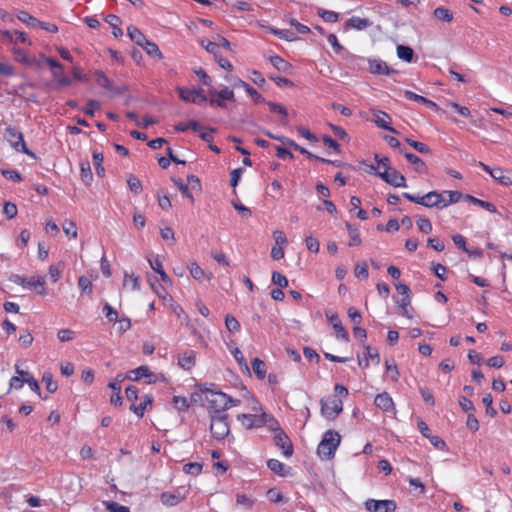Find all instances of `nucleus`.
Here are the masks:
<instances>
[{"mask_svg":"<svg viewBox=\"0 0 512 512\" xmlns=\"http://www.w3.org/2000/svg\"><path fill=\"white\" fill-rule=\"evenodd\" d=\"M252 369L258 379L263 380L266 376V364L259 358L252 360Z\"/></svg>","mask_w":512,"mask_h":512,"instance_id":"72a5a7b5","label":"nucleus"},{"mask_svg":"<svg viewBox=\"0 0 512 512\" xmlns=\"http://www.w3.org/2000/svg\"><path fill=\"white\" fill-rule=\"evenodd\" d=\"M235 360L237 361V363L239 364V366L241 367V369L243 371H246V372H249V366L246 362V359L244 358L242 352L239 350V348H235L234 350L231 351Z\"/></svg>","mask_w":512,"mask_h":512,"instance_id":"4d7b16f0","label":"nucleus"},{"mask_svg":"<svg viewBox=\"0 0 512 512\" xmlns=\"http://www.w3.org/2000/svg\"><path fill=\"white\" fill-rule=\"evenodd\" d=\"M103 505L109 512H130L128 507L114 501H104Z\"/></svg>","mask_w":512,"mask_h":512,"instance_id":"603ef678","label":"nucleus"},{"mask_svg":"<svg viewBox=\"0 0 512 512\" xmlns=\"http://www.w3.org/2000/svg\"><path fill=\"white\" fill-rule=\"evenodd\" d=\"M105 21L112 27V34L118 38L123 35L122 29L119 27L121 19L114 14H109L105 17Z\"/></svg>","mask_w":512,"mask_h":512,"instance_id":"cd10ccee","label":"nucleus"},{"mask_svg":"<svg viewBox=\"0 0 512 512\" xmlns=\"http://www.w3.org/2000/svg\"><path fill=\"white\" fill-rule=\"evenodd\" d=\"M16 16L21 22L25 23L29 27H37L38 25L39 20L30 15L27 11L19 10Z\"/></svg>","mask_w":512,"mask_h":512,"instance_id":"58836bf2","label":"nucleus"},{"mask_svg":"<svg viewBox=\"0 0 512 512\" xmlns=\"http://www.w3.org/2000/svg\"><path fill=\"white\" fill-rule=\"evenodd\" d=\"M127 34L130 39L139 46L143 45L144 41L147 40L145 35L137 27L132 25L127 28Z\"/></svg>","mask_w":512,"mask_h":512,"instance_id":"7c9ffc66","label":"nucleus"},{"mask_svg":"<svg viewBox=\"0 0 512 512\" xmlns=\"http://www.w3.org/2000/svg\"><path fill=\"white\" fill-rule=\"evenodd\" d=\"M199 390L203 393L209 394L206 400L209 403L208 412L212 414H226L224 411L227 409L226 394L220 391L209 389L206 384L199 385Z\"/></svg>","mask_w":512,"mask_h":512,"instance_id":"f03ea898","label":"nucleus"},{"mask_svg":"<svg viewBox=\"0 0 512 512\" xmlns=\"http://www.w3.org/2000/svg\"><path fill=\"white\" fill-rule=\"evenodd\" d=\"M93 160H94V166H95L96 174L99 177H104L105 169H104V167L102 165L103 160H104L103 153L94 151L93 152Z\"/></svg>","mask_w":512,"mask_h":512,"instance_id":"a19ab883","label":"nucleus"},{"mask_svg":"<svg viewBox=\"0 0 512 512\" xmlns=\"http://www.w3.org/2000/svg\"><path fill=\"white\" fill-rule=\"evenodd\" d=\"M80 171H81V180L83 181V183L85 185H90V183L93 179V174H92L91 167H90V164L88 161L82 162L80 164Z\"/></svg>","mask_w":512,"mask_h":512,"instance_id":"e433bc0d","label":"nucleus"},{"mask_svg":"<svg viewBox=\"0 0 512 512\" xmlns=\"http://www.w3.org/2000/svg\"><path fill=\"white\" fill-rule=\"evenodd\" d=\"M177 92L179 98L187 103H194L197 105H201L208 101L207 96H201L200 98L196 96V93L192 89L178 87Z\"/></svg>","mask_w":512,"mask_h":512,"instance_id":"2eb2a0df","label":"nucleus"},{"mask_svg":"<svg viewBox=\"0 0 512 512\" xmlns=\"http://www.w3.org/2000/svg\"><path fill=\"white\" fill-rule=\"evenodd\" d=\"M274 443L277 447H279L280 449H282L283 451V454L285 457H291L293 455V444L290 440V438L288 437V435L283 431V429H281L280 427H277L275 429V434H274Z\"/></svg>","mask_w":512,"mask_h":512,"instance_id":"0eeeda50","label":"nucleus"},{"mask_svg":"<svg viewBox=\"0 0 512 512\" xmlns=\"http://www.w3.org/2000/svg\"><path fill=\"white\" fill-rule=\"evenodd\" d=\"M238 420L246 429L258 428L267 424V414H242L238 416Z\"/></svg>","mask_w":512,"mask_h":512,"instance_id":"1a4fd4ad","label":"nucleus"},{"mask_svg":"<svg viewBox=\"0 0 512 512\" xmlns=\"http://www.w3.org/2000/svg\"><path fill=\"white\" fill-rule=\"evenodd\" d=\"M269 61L280 72L289 73L292 65L278 55L270 56Z\"/></svg>","mask_w":512,"mask_h":512,"instance_id":"5701e85b","label":"nucleus"},{"mask_svg":"<svg viewBox=\"0 0 512 512\" xmlns=\"http://www.w3.org/2000/svg\"><path fill=\"white\" fill-rule=\"evenodd\" d=\"M226 101H235V94L232 89L224 86L219 90L217 98L209 99V104L212 107L226 108Z\"/></svg>","mask_w":512,"mask_h":512,"instance_id":"f8f14e48","label":"nucleus"},{"mask_svg":"<svg viewBox=\"0 0 512 512\" xmlns=\"http://www.w3.org/2000/svg\"><path fill=\"white\" fill-rule=\"evenodd\" d=\"M405 141L412 148H414L417 152H419L421 154H429L431 152L430 148L426 144H424L422 142L415 141V140L410 139V138H406Z\"/></svg>","mask_w":512,"mask_h":512,"instance_id":"8fccbe9b","label":"nucleus"},{"mask_svg":"<svg viewBox=\"0 0 512 512\" xmlns=\"http://www.w3.org/2000/svg\"><path fill=\"white\" fill-rule=\"evenodd\" d=\"M42 382L46 385V389L50 393H54L58 389L57 382L53 380V375L51 372H44L42 376Z\"/></svg>","mask_w":512,"mask_h":512,"instance_id":"c03bdc74","label":"nucleus"},{"mask_svg":"<svg viewBox=\"0 0 512 512\" xmlns=\"http://www.w3.org/2000/svg\"><path fill=\"white\" fill-rule=\"evenodd\" d=\"M0 34L5 39H7L9 42L17 43V41H19V42H21L23 44H27L29 46L32 45V42L28 39L27 35L24 32H21L19 30L10 31V30H1L0 29Z\"/></svg>","mask_w":512,"mask_h":512,"instance_id":"f3484780","label":"nucleus"},{"mask_svg":"<svg viewBox=\"0 0 512 512\" xmlns=\"http://www.w3.org/2000/svg\"><path fill=\"white\" fill-rule=\"evenodd\" d=\"M149 264L151 266V268L157 273L160 275V278L161 280L164 282V283H168V284H171V279L169 278V276L166 274V272L164 271L163 269V266H162V262L161 260L157 257L153 260H149Z\"/></svg>","mask_w":512,"mask_h":512,"instance_id":"c85d7f7f","label":"nucleus"},{"mask_svg":"<svg viewBox=\"0 0 512 512\" xmlns=\"http://www.w3.org/2000/svg\"><path fill=\"white\" fill-rule=\"evenodd\" d=\"M187 185L190 190H195L197 192H201V182L200 179L196 175H189L187 177Z\"/></svg>","mask_w":512,"mask_h":512,"instance_id":"774afa93","label":"nucleus"},{"mask_svg":"<svg viewBox=\"0 0 512 512\" xmlns=\"http://www.w3.org/2000/svg\"><path fill=\"white\" fill-rule=\"evenodd\" d=\"M318 16H320L324 21L329 23H334L338 21V13L334 11L325 10L323 8H318L317 10Z\"/></svg>","mask_w":512,"mask_h":512,"instance_id":"de8ad7c7","label":"nucleus"},{"mask_svg":"<svg viewBox=\"0 0 512 512\" xmlns=\"http://www.w3.org/2000/svg\"><path fill=\"white\" fill-rule=\"evenodd\" d=\"M272 282L280 288L288 286V279L279 272L274 271L272 273Z\"/></svg>","mask_w":512,"mask_h":512,"instance_id":"69168bd1","label":"nucleus"},{"mask_svg":"<svg viewBox=\"0 0 512 512\" xmlns=\"http://www.w3.org/2000/svg\"><path fill=\"white\" fill-rule=\"evenodd\" d=\"M160 498L162 503L167 506H175L184 499L183 496L170 492H163Z\"/></svg>","mask_w":512,"mask_h":512,"instance_id":"2f4dec72","label":"nucleus"},{"mask_svg":"<svg viewBox=\"0 0 512 512\" xmlns=\"http://www.w3.org/2000/svg\"><path fill=\"white\" fill-rule=\"evenodd\" d=\"M403 197L408 201H411L415 204L422 205L427 208H436L438 210H442L446 208L444 194L438 191H430L422 196H415L410 193H403Z\"/></svg>","mask_w":512,"mask_h":512,"instance_id":"f257e3e1","label":"nucleus"},{"mask_svg":"<svg viewBox=\"0 0 512 512\" xmlns=\"http://www.w3.org/2000/svg\"><path fill=\"white\" fill-rule=\"evenodd\" d=\"M371 25V21L367 18H360L353 16L351 17L347 22L346 26L349 28L357 29V30H364L368 28Z\"/></svg>","mask_w":512,"mask_h":512,"instance_id":"b1692460","label":"nucleus"},{"mask_svg":"<svg viewBox=\"0 0 512 512\" xmlns=\"http://www.w3.org/2000/svg\"><path fill=\"white\" fill-rule=\"evenodd\" d=\"M62 228H63V231L64 233L67 235V236H70L72 238H76L77 237V228H76V225L73 221L71 220H65L62 224Z\"/></svg>","mask_w":512,"mask_h":512,"instance_id":"13d9d810","label":"nucleus"},{"mask_svg":"<svg viewBox=\"0 0 512 512\" xmlns=\"http://www.w3.org/2000/svg\"><path fill=\"white\" fill-rule=\"evenodd\" d=\"M491 177L502 185H512V171L502 168H493Z\"/></svg>","mask_w":512,"mask_h":512,"instance_id":"6ab92c4d","label":"nucleus"},{"mask_svg":"<svg viewBox=\"0 0 512 512\" xmlns=\"http://www.w3.org/2000/svg\"><path fill=\"white\" fill-rule=\"evenodd\" d=\"M202 464L201 463H198V462H191V463H187L183 466V471L186 473V474H191V475H198L201 473L202 471Z\"/></svg>","mask_w":512,"mask_h":512,"instance_id":"864d4df0","label":"nucleus"},{"mask_svg":"<svg viewBox=\"0 0 512 512\" xmlns=\"http://www.w3.org/2000/svg\"><path fill=\"white\" fill-rule=\"evenodd\" d=\"M404 96L406 99L408 100H411V101H415V102H418V103H421L423 105H426L427 107L429 108H432V109H437L438 106L435 102L421 96V95H418L412 91H409V90H406L404 91Z\"/></svg>","mask_w":512,"mask_h":512,"instance_id":"4be33fe9","label":"nucleus"},{"mask_svg":"<svg viewBox=\"0 0 512 512\" xmlns=\"http://www.w3.org/2000/svg\"><path fill=\"white\" fill-rule=\"evenodd\" d=\"M196 363V353L193 350H187L178 358V365L185 369L191 370Z\"/></svg>","mask_w":512,"mask_h":512,"instance_id":"aec40b11","label":"nucleus"},{"mask_svg":"<svg viewBox=\"0 0 512 512\" xmlns=\"http://www.w3.org/2000/svg\"><path fill=\"white\" fill-rule=\"evenodd\" d=\"M369 71L372 74L377 75H392L397 73V71L393 68H390L387 63L381 59H369Z\"/></svg>","mask_w":512,"mask_h":512,"instance_id":"ddd939ff","label":"nucleus"},{"mask_svg":"<svg viewBox=\"0 0 512 512\" xmlns=\"http://www.w3.org/2000/svg\"><path fill=\"white\" fill-rule=\"evenodd\" d=\"M188 269L195 280H202L205 277L204 270L195 262L189 264Z\"/></svg>","mask_w":512,"mask_h":512,"instance_id":"3c124183","label":"nucleus"},{"mask_svg":"<svg viewBox=\"0 0 512 512\" xmlns=\"http://www.w3.org/2000/svg\"><path fill=\"white\" fill-rule=\"evenodd\" d=\"M372 114L374 116L373 121L378 127L398 134V131L391 126V118L386 112L381 110H373Z\"/></svg>","mask_w":512,"mask_h":512,"instance_id":"4468645a","label":"nucleus"},{"mask_svg":"<svg viewBox=\"0 0 512 512\" xmlns=\"http://www.w3.org/2000/svg\"><path fill=\"white\" fill-rule=\"evenodd\" d=\"M95 81L96 83L102 87V88H105L107 90H112L113 89V84L112 82L110 81V79L105 75L104 72L102 71H96L95 72Z\"/></svg>","mask_w":512,"mask_h":512,"instance_id":"37998d69","label":"nucleus"},{"mask_svg":"<svg viewBox=\"0 0 512 512\" xmlns=\"http://www.w3.org/2000/svg\"><path fill=\"white\" fill-rule=\"evenodd\" d=\"M234 87H242L245 89L248 95L252 97L255 103H265V98L257 92L252 86H250L245 81L241 80L240 78H233V84Z\"/></svg>","mask_w":512,"mask_h":512,"instance_id":"dca6fc26","label":"nucleus"},{"mask_svg":"<svg viewBox=\"0 0 512 512\" xmlns=\"http://www.w3.org/2000/svg\"><path fill=\"white\" fill-rule=\"evenodd\" d=\"M441 194H444L446 207H448L450 204L459 202L463 198V194L460 191L444 190L441 192Z\"/></svg>","mask_w":512,"mask_h":512,"instance_id":"ea45409f","label":"nucleus"},{"mask_svg":"<svg viewBox=\"0 0 512 512\" xmlns=\"http://www.w3.org/2000/svg\"><path fill=\"white\" fill-rule=\"evenodd\" d=\"M346 228L350 236L349 246L360 245L362 241L358 229L349 222L346 223Z\"/></svg>","mask_w":512,"mask_h":512,"instance_id":"4c0bfd02","label":"nucleus"},{"mask_svg":"<svg viewBox=\"0 0 512 512\" xmlns=\"http://www.w3.org/2000/svg\"><path fill=\"white\" fill-rule=\"evenodd\" d=\"M210 432L216 440H223L230 432L227 414H212L210 416Z\"/></svg>","mask_w":512,"mask_h":512,"instance_id":"20e7f679","label":"nucleus"},{"mask_svg":"<svg viewBox=\"0 0 512 512\" xmlns=\"http://www.w3.org/2000/svg\"><path fill=\"white\" fill-rule=\"evenodd\" d=\"M267 466L273 473L279 476H286L288 474L285 464L277 459H269L267 461Z\"/></svg>","mask_w":512,"mask_h":512,"instance_id":"c756f323","label":"nucleus"},{"mask_svg":"<svg viewBox=\"0 0 512 512\" xmlns=\"http://www.w3.org/2000/svg\"><path fill=\"white\" fill-rule=\"evenodd\" d=\"M123 286L124 287L131 286L132 290H139L140 289V278L138 276H135L134 274L125 273Z\"/></svg>","mask_w":512,"mask_h":512,"instance_id":"49530a36","label":"nucleus"},{"mask_svg":"<svg viewBox=\"0 0 512 512\" xmlns=\"http://www.w3.org/2000/svg\"><path fill=\"white\" fill-rule=\"evenodd\" d=\"M305 244L309 251L318 253L320 249L319 241L313 236L309 235L305 238Z\"/></svg>","mask_w":512,"mask_h":512,"instance_id":"e2e57ef3","label":"nucleus"},{"mask_svg":"<svg viewBox=\"0 0 512 512\" xmlns=\"http://www.w3.org/2000/svg\"><path fill=\"white\" fill-rule=\"evenodd\" d=\"M397 56L406 62H412L414 58V51L410 46L398 45Z\"/></svg>","mask_w":512,"mask_h":512,"instance_id":"473e14b6","label":"nucleus"},{"mask_svg":"<svg viewBox=\"0 0 512 512\" xmlns=\"http://www.w3.org/2000/svg\"><path fill=\"white\" fill-rule=\"evenodd\" d=\"M101 104L97 100L90 99L87 101V107L83 108L82 111L88 116H94L95 109H99Z\"/></svg>","mask_w":512,"mask_h":512,"instance_id":"0e129e2a","label":"nucleus"},{"mask_svg":"<svg viewBox=\"0 0 512 512\" xmlns=\"http://www.w3.org/2000/svg\"><path fill=\"white\" fill-rule=\"evenodd\" d=\"M225 326L230 332H238L240 330V323L230 314H227L225 317Z\"/></svg>","mask_w":512,"mask_h":512,"instance_id":"6e6d98bb","label":"nucleus"},{"mask_svg":"<svg viewBox=\"0 0 512 512\" xmlns=\"http://www.w3.org/2000/svg\"><path fill=\"white\" fill-rule=\"evenodd\" d=\"M387 183L395 188L407 186L406 178L404 177V175H402L394 168H392L390 172L389 181Z\"/></svg>","mask_w":512,"mask_h":512,"instance_id":"393cba45","label":"nucleus"},{"mask_svg":"<svg viewBox=\"0 0 512 512\" xmlns=\"http://www.w3.org/2000/svg\"><path fill=\"white\" fill-rule=\"evenodd\" d=\"M173 403L178 411H186L190 407L186 397L174 396Z\"/></svg>","mask_w":512,"mask_h":512,"instance_id":"680f3d73","label":"nucleus"},{"mask_svg":"<svg viewBox=\"0 0 512 512\" xmlns=\"http://www.w3.org/2000/svg\"><path fill=\"white\" fill-rule=\"evenodd\" d=\"M433 15L437 19L445 21V22H451L453 20V14L448 9H446L444 7H437L434 10Z\"/></svg>","mask_w":512,"mask_h":512,"instance_id":"09e8293b","label":"nucleus"},{"mask_svg":"<svg viewBox=\"0 0 512 512\" xmlns=\"http://www.w3.org/2000/svg\"><path fill=\"white\" fill-rule=\"evenodd\" d=\"M341 436L335 430H328L317 447V454L321 458L330 459L334 457L335 451L340 445Z\"/></svg>","mask_w":512,"mask_h":512,"instance_id":"7ed1b4c3","label":"nucleus"},{"mask_svg":"<svg viewBox=\"0 0 512 512\" xmlns=\"http://www.w3.org/2000/svg\"><path fill=\"white\" fill-rule=\"evenodd\" d=\"M130 374H133L134 376H129L130 379H132L133 381H138L142 378H147V383H155L156 382V376L154 373H152L148 366H145V365H142V366H139L138 368L134 369V370H131L130 371Z\"/></svg>","mask_w":512,"mask_h":512,"instance_id":"a211bd4d","label":"nucleus"},{"mask_svg":"<svg viewBox=\"0 0 512 512\" xmlns=\"http://www.w3.org/2000/svg\"><path fill=\"white\" fill-rule=\"evenodd\" d=\"M267 498L274 503H280L284 501V496L277 488H270L266 493Z\"/></svg>","mask_w":512,"mask_h":512,"instance_id":"052dcab7","label":"nucleus"},{"mask_svg":"<svg viewBox=\"0 0 512 512\" xmlns=\"http://www.w3.org/2000/svg\"><path fill=\"white\" fill-rule=\"evenodd\" d=\"M401 308V314L408 319H412V315L409 313L408 307L411 304V296H404L402 299L397 302Z\"/></svg>","mask_w":512,"mask_h":512,"instance_id":"bf43d9fd","label":"nucleus"},{"mask_svg":"<svg viewBox=\"0 0 512 512\" xmlns=\"http://www.w3.org/2000/svg\"><path fill=\"white\" fill-rule=\"evenodd\" d=\"M321 414L328 420H334L343 410V403L340 398L333 397L328 400L321 399Z\"/></svg>","mask_w":512,"mask_h":512,"instance_id":"423d86ee","label":"nucleus"},{"mask_svg":"<svg viewBox=\"0 0 512 512\" xmlns=\"http://www.w3.org/2000/svg\"><path fill=\"white\" fill-rule=\"evenodd\" d=\"M270 30L275 36H277L280 39H284L286 41L292 42V41H295L298 39V37L296 36V33L294 31H291L288 29L271 28Z\"/></svg>","mask_w":512,"mask_h":512,"instance_id":"f704fd0d","label":"nucleus"},{"mask_svg":"<svg viewBox=\"0 0 512 512\" xmlns=\"http://www.w3.org/2000/svg\"><path fill=\"white\" fill-rule=\"evenodd\" d=\"M416 223L422 233L428 234L432 231V224L428 218L418 216Z\"/></svg>","mask_w":512,"mask_h":512,"instance_id":"5fc2aeb1","label":"nucleus"},{"mask_svg":"<svg viewBox=\"0 0 512 512\" xmlns=\"http://www.w3.org/2000/svg\"><path fill=\"white\" fill-rule=\"evenodd\" d=\"M236 502L237 504L242 505L246 509H251L254 505V500L245 494H237Z\"/></svg>","mask_w":512,"mask_h":512,"instance_id":"338daca9","label":"nucleus"},{"mask_svg":"<svg viewBox=\"0 0 512 512\" xmlns=\"http://www.w3.org/2000/svg\"><path fill=\"white\" fill-rule=\"evenodd\" d=\"M325 315H326L328 321L330 322V324L333 326V328L337 334V337L342 339L345 342H348L349 334H348L347 330L345 329V327L342 325L338 314L336 312L328 310L325 312Z\"/></svg>","mask_w":512,"mask_h":512,"instance_id":"9b49d317","label":"nucleus"},{"mask_svg":"<svg viewBox=\"0 0 512 512\" xmlns=\"http://www.w3.org/2000/svg\"><path fill=\"white\" fill-rule=\"evenodd\" d=\"M365 508L370 512H395L397 504L394 500L368 499Z\"/></svg>","mask_w":512,"mask_h":512,"instance_id":"6e6552de","label":"nucleus"},{"mask_svg":"<svg viewBox=\"0 0 512 512\" xmlns=\"http://www.w3.org/2000/svg\"><path fill=\"white\" fill-rule=\"evenodd\" d=\"M127 184L131 192H133L134 194H140L142 192V183L135 175L130 174L128 176Z\"/></svg>","mask_w":512,"mask_h":512,"instance_id":"a18cd8bd","label":"nucleus"},{"mask_svg":"<svg viewBox=\"0 0 512 512\" xmlns=\"http://www.w3.org/2000/svg\"><path fill=\"white\" fill-rule=\"evenodd\" d=\"M5 138L16 151L35 158L34 153L27 148L22 132L18 129L12 126L6 127Z\"/></svg>","mask_w":512,"mask_h":512,"instance_id":"39448f33","label":"nucleus"},{"mask_svg":"<svg viewBox=\"0 0 512 512\" xmlns=\"http://www.w3.org/2000/svg\"><path fill=\"white\" fill-rule=\"evenodd\" d=\"M141 47L152 57H158L159 59L163 57L158 45L148 39L144 41V44L141 45Z\"/></svg>","mask_w":512,"mask_h":512,"instance_id":"c9c22d12","label":"nucleus"},{"mask_svg":"<svg viewBox=\"0 0 512 512\" xmlns=\"http://www.w3.org/2000/svg\"><path fill=\"white\" fill-rule=\"evenodd\" d=\"M402 154L414 166L415 171L423 172L426 170V164L417 155L406 150Z\"/></svg>","mask_w":512,"mask_h":512,"instance_id":"bb28decb","label":"nucleus"},{"mask_svg":"<svg viewBox=\"0 0 512 512\" xmlns=\"http://www.w3.org/2000/svg\"><path fill=\"white\" fill-rule=\"evenodd\" d=\"M16 283L21 285L23 288H34L39 295H45L46 290L44 288L45 280L42 276L37 277H21L17 276Z\"/></svg>","mask_w":512,"mask_h":512,"instance_id":"9d476101","label":"nucleus"},{"mask_svg":"<svg viewBox=\"0 0 512 512\" xmlns=\"http://www.w3.org/2000/svg\"><path fill=\"white\" fill-rule=\"evenodd\" d=\"M375 405L385 412L394 409V403L390 395L386 392L378 394L374 400Z\"/></svg>","mask_w":512,"mask_h":512,"instance_id":"412c9836","label":"nucleus"},{"mask_svg":"<svg viewBox=\"0 0 512 512\" xmlns=\"http://www.w3.org/2000/svg\"><path fill=\"white\" fill-rule=\"evenodd\" d=\"M172 181H173V182H174V184L178 187V189L180 190V192L182 193V195H183L184 197L188 198V199H189V201L193 204L195 200H194V197H193V195H192V193H191V190H190V188L188 187V185H187V184H185V183L183 182V180H182V179H180V178H179V179H175V178H173V179H172Z\"/></svg>","mask_w":512,"mask_h":512,"instance_id":"79ce46f5","label":"nucleus"},{"mask_svg":"<svg viewBox=\"0 0 512 512\" xmlns=\"http://www.w3.org/2000/svg\"><path fill=\"white\" fill-rule=\"evenodd\" d=\"M148 406H152V396L151 395H145L142 399V402L140 405L136 406L135 404H132L130 406V409L139 417L142 418L144 416L145 410Z\"/></svg>","mask_w":512,"mask_h":512,"instance_id":"a878e982","label":"nucleus"}]
</instances>
